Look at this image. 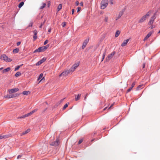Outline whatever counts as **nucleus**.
<instances>
[{
	"instance_id": "obj_1",
	"label": "nucleus",
	"mask_w": 160,
	"mask_h": 160,
	"mask_svg": "<svg viewBox=\"0 0 160 160\" xmlns=\"http://www.w3.org/2000/svg\"><path fill=\"white\" fill-rule=\"evenodd\" d=\"M151 11H149L146 13V14L142 16L141 18L139 19L138 21L139 23H142L144 21H145L146 18L147 17H149L151 13Z\"/></svg>"
},
{
	"instance_id": "obj_2",
	"label": "nucleus",
	"mask_w": 160,
	"mask_h": 160,
	"mask_svg": "<svg viewBox=\"0 0 160 160\" xmlns=\"http://www.w3.org/2000/svg\"><path fill=\"white\" fill-rule=\"evenodd\" d=\"M108 0H102L101 3V9H105L108 5Z\"/></svg>"
},
{
	"instance_id": "obj_3",
	"label": "nucleus",
	"mask_w": 160,
	"mask_h": 160,
	"mask_svg": "<svg viewBox=\"0 0 160 160\" xmlns=\"http://www.w3.org/2000/svg\"><path fill=\"white\" fill-rule=\"evenodd\" d=\"M0 59L6 62H11L12 59L8 57L6 55L3 54L0 56Z\"/></svg>"
},
{
	"instance_id": "obj_4",
	"label": "nucleus",
	"mask_w": 160,
	"mask_h": 160,
	"mask_svg": "<svg viewBox=\"0 0 160 160\" xmlns=\"http://www.w3.org/2000/svg\"><path fill=\"white\" fill-rule=\"evenodd\" d=\"M70 72H71V70H67L63 71L62 72L61 74L59 75V76L60 77L62 76H66Z\"/></svg>"
},
{
	"instance_id": "obj_5",
	"label": "nucleus",
	"mask_w": 160,
	"mask_h": 160,
	"mask_svg": "<svg viewBox=\"0 0 160 160\" xmlns=\"http://www.w3.org/2000/svg\"><path fill=\"white\" fill-rule=\"evenodd\" d=\"M156 15V13H154V15L151 18V19L148 23L149 25H152L153 22L154 20L155 19L156 17H155Z\"/></svg>"
},
{
	"instance_id": "obj_6",
	"label": "nucleus",
	"mask_w": 160,
	"mask_h": 160,
	"mask_svg": "<svg viewBox=\"0 0 160 160\" xmlns=\"http://www.w3.org/2000/svg\"><path fill=\"white\" fill-rule=\"evenodd\" d=\"M115 53V52L114 51L112 53H111L110 54L108 55L107 57L106 58V61L108 62V61L112 58V57L114 55Z\"/></svg>"
},
{
	"instance_id": "obj_7",
	"label": "nucleus",
	"mask_w": 160,
	"mask_h": 160,
	"mask_svg": "<svg viewBox=\"0 0 160 160\" xmlns=\"http://www.w3.org/2000/svg\"><path fill=\"white\" fill-rule=\"evenodd\" d=\"M124 11V10L123 9H122L119 12V13L117 15L116 17V20H117L121 17L123 14Z\"/></svg>"
},
{
	"instance_id": "obj_8",
	"label": "nucleus",
	"mask_w": 160,
	"mask_h": 160,
	"mask_svg": "<svg viewBox=\"0 0 160 160\" xmlns=\"http://www.w3.org/2000/svg\"><path fill=\"white\" fill-rule=\"evenodd\" d=\"M19 89L18 88H14L11 89H9L8 90V92L9 94H11L15 92L18 91Z\"/></svg>"
},
{
	"instance_id": "obj_9",
	"label": "nucleus",
	"mask_w": 160,
	"mask_h": 160,
	"mask_svg": "<svg viewBox=\"0 0 160 160\" xmlns=\"http://www.w3.org/2000/svg\"><path fill=\"white\" fill-rule=\"evenodd\" d=\"M79 64L78 63H75L74 64L72 67L70 69L71 72H73L75 69L79 66Z\"/></svg>"
},
{
	"instance_id": "obj_10",
	"label": "nucleus",
	"mask_w": 160,
	"mask_h": 160,
	"mask_svg": "<svg viewBox=\"0 0 160 160\" xmlns=\"http://www.w3.org/2000/svg\"><path fill=\"white\" fill-rule=\"evenodd\" d=\"M89 39L87 38L84 41L82 47V49H84L86 47V45L89 42Z\"/></svg>"
},
{
	"instance_id": "obj_11",
	"label": "nucleus",
	"mask_w": 160,
	"mask_h": 160,
	"mask_svg": "<svg viewBox=\"0 0 160 160\" xmlns=\"http://www.w3.org/2000/svg\"><path fill=\"white\" fill-rule=\"evenodd\" d=\"M46 58H43L41 60H40L36 63V65L38 66L41 65L43 62H44L46 61Z\"/></svg>"
},
{
	"instance_id": "obj_12",
	"label": "nucleus",
	"mask_w": 160,
	"mask_h": 160,
	"mask_svg": "<svg viewBox=\"0 0 160 160\" xmlns=\"http://www.w3.org/2000/svg\"><path fill=\"white\" fill-rule=\"evenodd\" d=\"M59 140L57 139L55 141L50 142V145L51 146H56L58 145Z\"/></svg>"
},
{
	"instance_id": "obj_13",
	"label": "nucleus",
	"mask_w": 160,
	"mask_h": 160,
	"mask_svg": "<svg viewBox=\"0 0 160 160\" xmlns=\"http://www.w3.org/2000/svg\"><path fill=\"white\" fill-rule=\"evenodd\" d=\"M44 49L42 47H40L38 49L35 50L34 52V53H35L36 52H43L44 51Z\"/></svg>"
},
{
	"instance_id": "obj_14",
	"label": "nucleus",
	"mask_w": 160,
	"mask_h": 160,
	"mask_svg": "<svg viewBox=\"0 0 160 160\" xmlns=\"http://www.w3.org/2000/svg\"><path fill=\"white\" fill-rule=\"evenodd\" d=\"M33 32L34 34V36H33V40L35 41L37 38V31L36 30H34L33 31Z\"/></svg>"
},
{
	"instance_id": "obj_15",
	"label": "nucleus",
	"mask_w": 160,
	"mask_h": 160,
	"mask_svg": "<svg viewBox=\"0 0 160 160\" xmlns=\"http://www.w3.org/2000/svg\"><path fill=\"white\" fill-rule=\"evenodd\" d=\"M153 32V31H151L149 32L144 38V41H145L148 39L151 36Z\"/></svg>"
},
{
	"instance_id": "obj_16",
	"label": "nucleus",
	"mask_w": 160,
	"mask_h": 160,
	"mask_svg": "<svg viewBox=\"0 0 160 160\" xmlns=\"http://www.w3.org/2000/svg\"><path fill=\"white\" fill-rule=\"evenodd\" d=\"M10 137V135H0V139L2 138H8Z\"/></svg>"
},
{
	"instance_id": "obj_17",
	"label": "nucleus",
	"mask_w": 160,
	"mask_h": 160,
	"mask_svg": "<svg viewBox=\"0 0 160 160\" xmlns=\"http://www.w3.org/2000/svg\"><path fill=\"white\" fill-rule=\"evenodd\" d=\"M129 40V39H127L126 40H124L123 41V42L121 46L122 47H124V46H126Z\"/></svg>"
},
{
	"instance_id": "obj_18",
	"label": "nucleus",
	"mask_w": 160,
	"mask_h": 160,
	"mask_svg": "<svg viewBox=\"0 0 160 160\" xmlns=\"http://www.w3.org/2000/svg\"><path fill=\"white\" fill-rule=\"evenodd\" d=\"M9 95V96H10V98H12L18 97L19 95V94H18V93H12L11 94H10Z\"/></svg>"
},
{
	"instance_id": "obj_19",
	"label": "nucleus",
	"mask_w": 160,
	"mask_h": 160,
	"mask_svg": "<svg viewBox=\"0 0 160 160\" xmlns=\"http://www.w3.org/2000/svg\"><path fill=\"white\" fill-rule=\"evenodd\" d=\"M81 96V94H78V95H75V101H77L79 100Z\"/></svg>"
},
{
	"instance_id": "obj_20",
	"label": "nucleus",
	"mask_w": 160,
	"mask_h": 160,
	"mask_svg": "<svg viewBox=\"0 0 160 160\" xmlns=\"http://www.w3.org/2000/svg\"><path fill=\"white\" fill-rule=\"evenodd\" d=\"M10 69H11V68L10 67H8V68H7L5 69L4 70H3L2 71V72L3 73H5L6 72L9 71L10 70Z\"/></svg>"
},
{
	"instance_id": "obj_21",
	"label": "nucleus",
	"mask_w": 160,
	"mask_h": 160,
	"mask_svg": "<svg viewBox=\"0 0 160 160\" xmlns=\"http://www.w3.org/2000/svg\"><path fill=\"white\" fill-rule=\"evenodd\" d=\"M38 110L37 109H35L34 110H33L31 112H30L28 113V115L29 116L31 115H32L33 113L34 112H35L37 111Z\"/></svg>"
},
{
	"instance_id": "obj_22",
	"label": "nucleus",
	"mask_w": 160,
	"mask_h": 160,
	"mask_svg": "<svg viewBox=\"0 0 160 160\" xmlns=\"http://www.w3.org/2000/svg\"><path fill=\"white\" fill-rule=\"evenodd\" d=\"M30 131V129H28V130H27L26 131L23 132L22 134H21V135H24L26 134H27V133H28V132H29Z\"/></svg>"
},
{
	"instance_id": "obj_23",
	"label": "nucleus",
	"mask_w": 160,
	"mask_h": 160,
	"mask_svg": "<svg viewBox=\"0 0 160 160\" xmlns=\"http://www.w3.org/2000/svg\"><path fill=\"white\" fill-rule=\"evenodd\" d=\"M120 33V32L119 30H117L116 32L115 37H117L118 36Z\"/></svg>"
},
{
	"instance_id": "obj_24",
	"label": "nucleus",
	"mask_w": 160,
	"mask_h": 160,
	"mask_svg": "<svg viewBox=\"0 0 160 160\" xmlns=\"http://www.w3.org/2000/svg\"><path fill=\"white\" fill-rule=\"evenodd\" d=\"M62 4H59L58 6V7L57 8V12H58L60 10H61L62 8Z\"/></svg>"
},
{
	"instance_id": "obj_25",
	"label": "nucleus",
	"mask_w": 160,
	"mask_h": 160,
	"mask_svg": "<svg viewBox=\"0 0 160 160\" xmlns=\"http://www.w3.org/2000/svg\"><path fill=\"white\" fill-rule=\"evenodd\" d=\"M46 6V4L45 3L43 2L42 3V6L40 7V9H42L43 8Z\"/></svg>"
},
{
	"instance_id": "obj_26",
	"label": "nucleus",
	"mask_w": 160,
	"mask_h": 160,
	"mask_svg": "<svg viewBox=\"0 0 160 160\" xmlns=\"http://www.w3.org/2000/svg\"><path fill=\"white\" fill-rule=\"evenodd\" d=\"M21 73L20 72H18L16 73L15 74V76L16 77H18L19 76H20L21 75Z\"/></svg>"
},
{
	"instance_id": "obj_27",
	"label": "nucleus",
	"mask_w": 160,
	"mask_h": 160,
	"mask_svg": "<svg viewBox=\"0 0 160 160\" xmlns=\"http://www.w3.org/2000/svg\"><path fill=\"white\" fill-rule=\"evenodd\" d=\"M22 64L20 65H19V66H17V67H16V68H15V71H17L18 70L19 68H20L22 65Z\"/></svg>"
},
{
	"instance_id": "obj_28",
	"label": "nucleus",
	"mask_w": 160,
	"mask_h": 160,
	"mask_svg": "<svg viewBox=\"0 0 160 160\" xmlns=\"http://www.w3.org/2000/svg\"><path fill=\"white\" fill-rule=\"evenodd\" d=\"M24 4V2H21L18 5V7L21 8Z\"/></svg>"
},
{
	"instance_id": "obj_29",
	"label": "nucleus",
	"mask_w": 160,
	"mask_h": 160,
	"mask_svg": "<svg viewBox=\"0 0 160 160\" xmlns=\"http://www.w3.org/2000/svg\"><path fill=\"white\" fill-rule=\"evenodd\" d=\"M106 50H105L104 52H103V54L102 55V61L105 57V55H106Z\"/></svg>"
},
{
	"instance_id": "obj_30",
	"label": "nucleus",
	"mask_w": 160,
	"mask_h": 160,
	"mask_svg": "<svg viewBox=\"0 0 160 160\" xmlns=\"http://www.w3.org/2000/svg\"><path fill=\"white\" fill-rule=\"evenodd\" d=\"M19 51V49L18 48H16L13 50V52L14 53H18Z\"/></svg>"
},
{
	"instance_id": "obj_31",
	"label": "nucleus",
	"mask_w": 160,
	"mask_h": 160,
	"mask_svg": "<svg viewBox=\"0 0 160 160\" xmlns=\"http://www.w3.org/2000/svg\"><path fill=\"white\" fill-rule=\"evenodd\" d=\"M43 76V74L42 73H41L39 77L38 78V80H39L40 79H41L42 78Z\"/></svg>"
},
{
	"instance_id": "obj_32",
	"label": "nucleus",
	"mask_w": 160,
	"mask_h": 160,
	"mask_svg": "<svg viewBox=\"0 0 160 160\" xmlns=\"http://www.w3.org/2000/svg\"><path fill=\"white\" fill-rule=\"evenodd\" d=\"M49 46V45H47L46 46H43L42 47L44 49V51H45Z\"/></svg>"
},
{
	"instance_id": "obj_33",
	"label": "nucleus",
	"mask_w": 160,
	"mask_h": 160,
	"mask_svg": "<svg viewBox=\"0 0 160 160\" xmlns=\"http://www.w3.org/2000/svg\"><path fill=\"white\" fill-rule=\"evenodd\" d=\"M143 86V85H139L137 88V90H139L140 88L142 87Z\"/></svg>"
},
{
	"instance_id": "obj_34",
	"label": "nucleus",
	"mask_w": 160,
	"mask_h": 160,
	"mask_svg": "<svg viewBox=\"0 0 160 160\" xmlns=\"http://www.w3.org/2000/svg\"><path fill=\"white\" fill-rule=\"evenodd\" d=\"M4 98H8V99L10 98V96H9V95H7L4 96Z\"/></svg>"
},
{
	"instance_id": "obj_35",
	"label": "nucleus",
	"mask_w": 160,
	"mask_h": 160,
	"mask_svg": "<svg viewBox=\"0 0 160 160\" xmlns=\"http://www.w3.org/2000/svg\"><path fill=\"white\" fill-rule=\"evenodd\" d=\"M28 91H25L22 92V93L24 95H27L28 94Z\"/></svg>"
},
{
	"instance_id": "obj_36",
	"label": "nucleus",
	"mask_w": 160,
	"mask_h": 160,
	"mask_svg": "<svg viewBox=\"0 0 160 160\" xmlns=\"http://www.w3.org/2000/svg\"><path fill=\"white\" fill-rule=\"evenodd\" d=\"M66 23L65 22H63L62 24V25L63 27H64L66 26Z\"/></svg>"
},
{
	"instance_id": "obj_37",
	"label": "nucleus",
	"mask_w": 160,
	"mask_h": 160,
	"mask_svg": "<svg viewBox=\"0 0 160 160\" xmlns=\"http://www.w3.org/2000/svg\"><path fill=\"white\" fill-rule=\"evenodd\" d=\"M68 104L67 103L65 104L63 107V109H65L66 108L68 107Z\"/></svg>"
},
{
	"instance_id": "obj_38",
	"label": "nucleus",
	"mask_w": 160,
	"mask_h": 160,
	"mask_svg": "<svg viewBox=\"0 0 160 160\" xmlns=\"http://www.w3.org/2000/svg\"><path fill=\"white\" fill-rule=\"evenodd\" d=\"M45 22V20H44V22H43L42 23H41V25L39 27L40 28H42V26L44 24Z\"/></svg>"
},
{
	"instance_id": "obj_39",
	"label": "nucleus",
	"mask_w": 160,
	"mask_h": 160,
	"mask_svg": "<svg viewBox=\"0 0 160 160\" xmlns=\"http://www.w3.org/2000/svg\"><path fill=\"white\" fill-rule=\"evenodd\" d=\"M108 17L107 16H106L105 18L104 21L105 22H107L108 21Z\"/></svg>"
},
{
	"instance_id": "obj_40",
	"label": "nucleus",
	"mask_w": 160,
	"mask_h": 160,
	"mask_svg": "<svg viewBox=\"0 0 160 160\" xmlns=\"http://www.w3.org/2000/svg\"><path fill=\"white\" fill-rule=\"evenodd\" d=\"M132 87H130L128 90H127V92H129L132 89Z\"/></svg>"
},
{
	"instance_id": "obj_41",
	"label": "nucleus",
	"mask_w": 160,
	"mask_h": 160,
	"mask_svg": "<svg viewBox=\"0 0 160 160\" xmlns=\"http://www.w3.org/2000/svg\"><path fill=\"white\" fill-rule=\"evenodd\" d=\"M81 10V8L80 7H78L77 8V12H79Z\"/></svg>"
},
{
	"instance_id": "obj_42",
	"label": "nucleus",
	"mask_w": 160,
	"mask_h": 160,
	"mask_svg": "<svg viewBox=\"0 0 160 160\" xmlns=\"http://www.w3.org/2000/svg\"><path fill=\"white\" fill-rule=\"evenodd\" d=\"M29 115H28V113H27L26 114H25L24 115H23V117H24V118H26V117H28V116H29Z\"/></svg>"
},
{
	"instance_id": "obj_43",
	"label": "nucleus",
	"mask_w": 160,
	"mask_h": 160,
	"mask_svg": "<svg viewBox=\"0 0 160 160\" xmlns=\"http://www.w3.org/2000/svg\"><path fill=\"white\" fill-rule=\"evenodd\" d=\"M113 0H110V3L111 4H112L113 3Z\"/></svg>"
},
{
	"instance_id": "obj_44",
	"label": "nucleus",
	"mask_w": 160,
	"mask_h": 160,
	"mask_svg": "<svg viewBox=\"0 0 160 160\" xmlns=\"http://www.w3.org/2000/svg\"><path fill=\"white\" fill-rule=\"evenodd\" d=\"M83 141V140L82 139H80L79 140V141L78 142V144H81Z\"/></svg>"
},
{
	"instance_id": "obj_45",
	"label": "nucleus",
	"mask_w": 160,
	"mask_h": 160,
	"mask_svg": "<svg viewBox=\"0 0 160 160\" xmlns=\"http://www.w3.org/2000/svg\"><path fill=\"white\" fill-rule=\"evenodd\" d=\"M135 84V82H133L132 84V86L131 87H132V88H133L134 87Z\"/></svg>"
},
{
	"instance_id": "obj_46",
	"label": "nucleus",
	"mask_w": 160,
	"mask_h": 160,
	"mask_svg": "<svg viewBox=\"0 0 160 160\" xmlns=\"http://www.w3.org/2000/svg\"><path fill=\"white\" fill-rule=\"evenodd\" d=\"M48 40H46L44 43V44L46 45V44L48 43Z\"/></svg>"
},
{
	"instance_id": "obj_47",
	"label": "nucleus",
	"mask_w": 160,
	"mask_h": 160,
	"mask_svg": "<svg viewBox=\"0 0 160 160\" xmlns=\"http://www.w3.org/2000/svg\"><path fill=\"white\" fill-rule=\"evenodd\" d=\"M20 44H21V42H17V46H19Z\"/></svg>"
},
{
	"instance_id": "obj_48",
	"label": "nucleus",
	"mask_w": 160,
	"mask_h": 160,
	"mask_svg": "<svg viewBox=\"0 0 160 160\" xmlns=\"http://www.w3.org/2000/svg\"><path fill=\"white\" fill-rule=\"evenodd\" d=\"M155 27V26H153V25H152L150 27V28H151V29H152L154 28Z\"/></svg>"
},
{
	"instance_id": "obj_49",
	"label": "nucleus",
	"mask_w": 160,
	"mask_h": 160,
	"mask_svg": "<svg viewBox=\"0 0 160 160\" xmlns=\"http://www.w3.org/2000/svg\"><path fill=\"white\" fill-rule=\"evenodd\" d=\"M76 6H77L79 4V2L78 1H77L76 2Z\"/></svg>"
},
{
	"instance_id": "obj_50",
	"label": "nucleus",
	"mask_w": 160,
	"mask_h": 160,
	"mask_svg": "<svg viewBox=\"0 0 160 160\" xmlns=\"http://www.w3.org/2000/svg\"><path fill=\"white\" fill-rule=\"evenodd\" d=\"M22 157V155H19L18 156V157H17V158H18H18H21Z\"/></svg>"
},
{
	"instance_id": "obj_51",
	"label": "nucleus",
	"mask_w": 160,
	"mask_h": 160,
	"mask_svg": "<svg viewBox=\"0 0 160 160\" xmlns=\"http://www.w3.org/2000/svg\"><path fill=\"white\" fill-rule=\"evenodd\" d=\"M74 12V9H72V14H73Z\"/></svg>"
},
{
	"instance_id": "obj_52",
	"label": "nucleus",
	"mask_w": 160,
	"mask_h": 160,
	"mask_svg": "<svg viewBox=\"0 0 160 160\" xmlns=\"http://www.w3.org/2000/svg\"><path fill=\"white\" fill-rule=\"evenodd\" d=\"M24 118V117H23V116H21V117H18L17 118L19 119V118Z\"/></svg>"
},
{
	"instance_id": "obj_53",
	"label": "nucleus",
	"mask_w": 160,
	"mask_h": 160,
	"mask_svg": "<svg viewBox=\"0 0 160 160\" xmlns=\"http://www.w3.org/2000/svg\"><path fill=\"white\" fill-rule=\"evenodd\" d=\"M80 5L81 6H83V3L82 2H81L80 3Z\"/></svg>"
},
{
	"instance_id": "obj_54",
	"label": "nucleus",
	"mask_w": 160,
	"mask_h": 160,
	"mask_svg": "<svg viewBox=\"0 0 160 160\" xmlns=\"http://www.w3.org/2000/svg\"><path fill=\"white\" fill-rule=\"evenodd\" d=\"M113 105V104H112L111 106L108 108V109H110Z\"/></svg>"
},
{
	"instance_id": "obj_55",
	"label": "nucleus",
	"mask_w": 160,
	"mask_h": 160,
	"mask_svg": "<svg viewBox=\"0 0 160 160\" xmlns=\"http://www.w3.org/2000/svg\"><path fill=\"white\" fill-rule=\"evenodd\" d=\"M32 23H30L29 25V26L32 27Z\"/></svg>"
},
{
	"instance_id": "obj_56",
	"label": "nucleus",
	"mask_w": 160,
	"mask_h": 160,
	"mask_svg": "<svg viewBox=\"0 0 160 160\" xmlns=\"http://www.w3.org/2000/svg\"><path fill=\"white\" fill-rule=\"evenodd\" d=\"M51 28H50L49 29H48V32L50 33L51 32Z\"/></svg>"
},
{
	"instance_id": "obj_57",
	"label": "nucleus",
	"mask_w": 160,
	"mask_h": 160,
	"mask_svg": "<svg viewBox=\"0 0 160 160\" xmlns=\"http://www.w3.org/2000/svg\"><path fill=\"white\" fill-rule=\"evenodd\" d=\"M48 7H49V6H50V1H49V2H48Z\"/></svg>"
},
{
	"instance_id": "obj_58",
	"label": "nucleus",
	"mask_w": 160,
	"mask_h": 160,
	"mask_svg": "<svg viewBox=\"0 0 160 160\" xmlns=\"http://www.w3.org/2000/svg\"><path fill=\"white\" fill-rule=\"evenodd\" d=\"M3 69V67L1 68H0V71L2 70Z\"/></svg>"
},
{
	"instance_id": "obj_59",
	"label": "nucleus",
	"mask_w": 160,
	"mask_h": 160,
	"mask_svg": "<svg viewBox=\"0 0 160 160\" xmlns=\"http://www.w3.org/2000/svg\"><path fill=\"white\" fill-rule=\"evenodd\" d=\"M87 94L86 95V96L84 98V100H85L86 99V97H87Z\"/></svg>"
},
{
	"instance_id": "obj_60",
	"label": "nucleus",
	"mask_w": 160,
	"mask_h": 160,
	"mask_svg": "<svg viewBox=\"0 0 160 160\" xmlns=\"http://www.w3.org/2000/svg\"><path fill=\"white\" fill-rule=\"evenodd\" d=\"M107 108V107H106V108H105L103 109V110H105L106 109V108Z\"/></svg>"
},
{
	"instance_id": "obj_61",
	"label": "nucleus",
	"mask_w": 160,
	"mask_h": 160,
	"mask_svg": "<svg viewBox=\"0 0 160 160\" xmlns=\"http://www.w3.org/2000/svg\"><path fill=\"white\" fill-rule=\"evenodd\" d=\"M158 34H160V30L158 32Z\"/></svg>"
},
{
	"instance_id": "obj_62",
	"label": "nucleus",
	"mask_w": 160,
	"mask_h": 160,
	"mask_svg": "<svg viewBox=\"0 0 160 160\" xmlns=\"http://www.w3.org/2000/svg\"><path fill=\"white\" fill-rule=\"evenodd\" d=\"M144 67H145V65H144V64L143 66V68H144Z\"/></svg>"
},
{
	"instance_id": "obj_63",
	"label": "nucleus",
	"mask_w": 160,
	"mask_h": 160,
	"mask_svg": "<svg viewBox=\"0 0 160 160\" xmlns=\"http://www.w3.org/2000/svg\"><path fill=\"white\" fill-rule=\"evenodd\" d=\"M44 77H43V78H42V79L41 80H42V79H44Z\"/></svg>"
},
{
	"instance_id": "obj_64",
	"label": "nucleus",
	"mask_w": 160,
	"mask_h": 160,
	"mask_svg": "<svg viewBox=\"0 0 160 160\" xmlns=\"http://www.w3.org/2000/svg\"><path fill=\"white\" fill-rule=\"evenodd\" d=\"M63 100V99H62V100H61V101H62H62Z\"/></svg>"
}]
</instances>
